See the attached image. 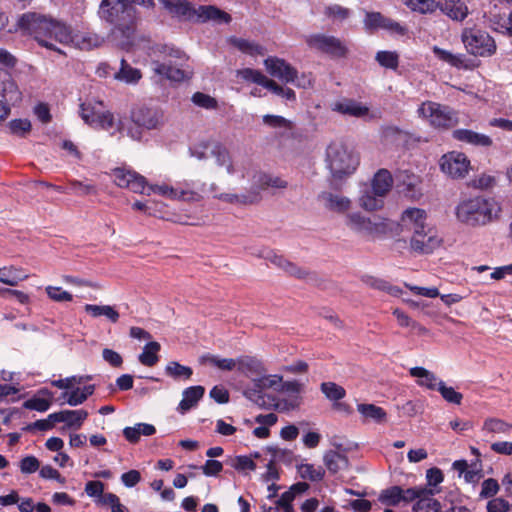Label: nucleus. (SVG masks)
<instances>
[{"instance_id": "obj_20", "label": "nucleus", "mask_w": 512, "mask_h": 512, "mask_svg": "<svg viewBox=\"0 0 512 512\" xmlns=\"http://www.w3.org/2000/svg\"><path fill=\"white\" fill-rule=\"evenodd\" d=\"M318 201L328 211L344 214L351 208V200L343 195L324 191L318 195Z\"/></svg>"}, {"instance_id": "obj_58", "label": "nucleus", "mask_w": 512, "mask_h": 512, "mask_svg": "<svg viewBox=\"0 0 512 512\" xmlns=\"http://www.w3.org/2000/svg\"><path fill=\"white\" fill-rule=\"evenodd\" d=\"M483 477L482 462L480 459H475L470 463V467L464 474V479L467 483L475 484Z\"/></svg>"}, {"instance_id": "obj_53", "label": "nucleus", "mask_w": 512, "mask_h": 512, "mask_svg": "<svg viewBox=\"0 0 512 512\" xmlns=\"http://www.w3.org/2000/svg\"><path fill=\"white\" fill-rule=\"evenodd\" d=\"M379 501L388 506H396L401 500V487L400 486H392L382 492L379 495Z\"/></svg>"}, {"instance_id": "obj_10", "label": "nucleus", "mask_w": 512, "mask_h": 512, "mask_svg": "<svg viewBox=\"0 0 512 512\" xmlns=\"http://www.w3.org/2000/svg\"><path fill=\"white\" fill-rule=\"evenodd\" d=\"M418 112L435 128L448 129L457 124L456 113L446 105L426 101L419 107Z\"/></svg>"}, {"instance_id": "obj_60", "label": "nucleus", "mask_w": 512, "mask_h": 512, "mask_svg": "<svg viewBox=\"0 0 512 512\" xmlns=\"http://www.w3.org/2000/svg\"><path fill=\"white\" fill-rule=\"evenodd\" d=\"M71 189L79 196L97 194V187L93 183L82 182L78 180H69Z\"/></svg>"}, {"instance_id": "obj_25", "label": "nucleus", "mask_w": 512, "mask_h": 512, "mask_svg": "<svg viewBox=\"0 0 512 512\" xmlns=\"http://www.w3.org/2000/svg\"><path fill=\"white\" fill-rule=\"evenodd\" d=\"M332 110L345 116L363 118L369 114V108L349 98H343L332 105Z\"/></svg>"}, {"instance_id": "obj_17", "label": "nucleus", "mask_w": 512, "mask_h": 512, "mask_svg": "<svg viewBox=\"0 0 512 512\" xmlns=\"http://www.w3.org/2000/svg\"><path fill=\"white\" fill-rule=\"evenodd\" d=\"M264 65L271 76L276 77L285 83H294L297 78V70L284 59L268 57L265 59Z\"/></svg>"}, {"instance_id": "obj_39", "label": "nucleus", "mask_w": 512, "mask_h": 512, "mask_svg": "<svg viewBox=\"0 0 512 512\" xmlns=\"http://www.w3.org/2000/svg\"><path fill=\"white\" fill-rule=\"evenodd\" d=\"M412 11L420 14H433L440 7V0H402Z\"/></svg>"}, {"instance_id": "obj_28", "label": "nucleus", "mask_w": 512, "mask_h": 512, "mask_svg": "<svg viewBox=\"0 0 512 512\" xmlns=\"http://www.w3.org/2000/svg\"><path fill=\"white\" fill-rule=\"evenodd\" d=\"M452 136L457 141L477 147H490L493 144L490 136L469 129H456Z\"/></svg>"}, {"instance_id": "obj_8", "label": "nucleus", "mask_w": 512, "mask_h": 512, "mask_svg": "<svg viewBox=\"0 0 512 512\" xmlns=\"http://www.w3.org/2000/svg\"><path fill=\"white\" fill-rule=\"evenodd\" d=\"M467 52L474 56L489 57L496 52L495 40L486 32L476 28H465L461 34Z\"/></svg>"}, {"instance_id": "obj_47", "label": "nucleus", "mask_w": 512, "mask_h": 512, "mask_svg": "<svg viewBox=\"0 0 512 512\" xmlns=\"http://www.w3.org/2000/svg\"><path fill=\"white\" fill-rule=\"evenodd\" d=\"M357 410L363 417L376 422H382L386 418L384 409L374 404H358Z\"/></svg>"}, {"instance_id": "obj_42", "label": "nucleus", "mask_w": 512, "mask_h": 512, "mask_svg": "<svg viewBox=\"0 0 512 512\" xmlns=\"http://www.w3.org/2000/svg\"><path fill=\"white\" fill-rule=\"evenodd\" d=\"M154 71L161 75L165 76L167 79L173 81H182L185 79V72L179 68L172 66L171 64L154 62Z\"/></svg>"}, {"instance_id": "obj_37", "label": "nucleus", "mask_w": 512, "mask_h": 512, "mask_svg": "<svg viewBox=\"0 0 512 512\" xmlns=\"http://www.w3.org/2000/svg\"><path fill=\"white\" fill-rule=\"evenodd\" d=\"M433 53L442 61L450 64L453 67H456L458 69L464 68L468 69L470 68V65L468 64V60L463 54H452L451 52L441 49L438 46L433 47Z\"/></svg>"}, {"instance_id": "obj_43", "label": "nucleus", "mask_w": 512, "mask_h": 512, "mask_svg": "<svg viewBox=\"0 0 512 512\" xmlns=\"http://www.w3.org/2000/svg\"><path fill=\"white\" fill-rule=\"evenodd\" d=\"M211 155L215 158L216 164L218 166H225L226 167V170H227L228 174H234L235 173V168H234L233 163L231 161V157H230L229 151L225 147H223V146H221L219 144H216L211 149Z\"/></svg>"}, {"instance_id": "obj_3", "label": "nucleus", "mask_w": 512, "mask_h": 512, "mask_svg": "<svg viewBox=\"0 0 512 512\" xmlns=\"http://www.w3.org/2000/svg\"><path fill=\"white\" fill-rule=\"evenodd\" d=\"M132 0H102L99 15L102 19L114 26L116 30L129 38L137 26V12Z\"/></svg>"}, {"instance_id": "obj_45", "label": "nucleus", "mask_w": 512, "mask_h": 512, "mask_svg": "<svg viewBox=\"0 0 512 512\" xmlns=\"http://www.w3.org/2000/svg\"><path fill=\"white\" fill-rule=\"evenodd\" d=\"M297 472L302 479H307L312 482L323 480L325 470L321 467H315L313 464H300L297 466Z\"/></svg>"}, {"instance_id": "obj_41", "label": "nucleus", "mask_w": 512, "mask_h": 512, "mask_svg": "<svg viewBox=\"0 0 512 512\" xmlns=\"http://www.w3.org/2000/svg\"><path fill=\"white\" fill-rule=\"evenodd\" d=\"M160 344L156 341H152L147 343L142 353L138 356V360L142 365H145L147 367L154 366L158 360V352L160 351Z\"/></svg>"}, {"instance_id": "obj_34", "label": "nucleus", "mask_w": 512, "mask_h": 512, "mask_svg": "<svg viewBox=\"0 0 512 512\" xmlns=\"http://www.w3.org/2000/svg\"><path fill=\"white\" fill-rule=\"evenodd\" d=\"M205 389L203 386H191L183 391V399L179 403V410L186 412L194 407L203 397Z\"/></svg>"}, {"instance_id": "obj_1", "label": "nucleus", "mask_w": 512, "mask_h": 512, "mask_svg": "<svg viewBox=\"0 0 512 512\" xmlns=\"http://www.w3.org/2000/svg\"><path fill=\"white\" fill-rule=\"evenodd\" d=\"M16 30L33 37L40 46L62 53L51 42H65L69 39L68 26L56 19L37 12H26L19 16Z\"/></svg>"}, {"instance_id": "obj_57", "label": "nucleus", "mask_w": 512, "mask_h": 512, "mask_svg": "<svg viewBox=\"0 0 512 512\" xmlns=\"http://www.w3.org/2000/svg\"><path fill=\"white\" fill-rule=\"evenodd\" d=\"M437 390L440 392L441 396L449 403H453L456 405L461 404L463 399V395L457 391L453 387H448L443 381L438 382Z\"/></svg>"}, {"instance_id": "obj_46", "label": "nucleus", "mask_w": 512, "mask_h": 512, "mask_svg": "<svg viewBox=\"0 0 512 512\" xmlns=\"http://www.w3.org/2000/svg\"><path fill=\"white\" fill-rule=\"evenodd\" d=\"M165 373L167 376L172 377L173 379H185L188 380L193 374V371L190 367L184 366L177 361H171L165 367Z\"/></svg>"}, {"instance_id": "obj_15", "label": "nucleus", "mask_w": 512, "mask_h": 512, "mask_svg": "<svg viewBox=\"0 0 512 512\" xmlns=\"http://www.w3.org/2000/svg\"><path fill=\"white\" fill-rule=\"evenodd\" d=\"M469 160L463 153L450 152L441 157V170L452 178H462L469 168Z\"/></svg>"}, {"instance_id": "obj_26", "label": "nucleus", "mask_w": 512, "mask_h": 512, "mask_svg": "<svg viewBox=\"0 0 512 512\" xmlns=\"http://www.w3.org/2000/svg\"><path fill=\"white\" fill-rule=\"evenodd\" d=\"M0 96L8 104L16 105L22 101V93L8 73L0 75Z\"/></svg>"}, {"instance_id": "obj_40", "label": "nucleus", "mask_w": 512, "mask_h": 512, "mask_svg": "<svg viewBox=\"0 0 512 512\" xmlns=\"http://www.w3.org/2000/svg\"><path fill=\"white\" fill-rule=\"evenodd\" d=\"M27 278V274L14 266L0 268V282L8 286H16Z\"/></svg>"}, {"instance_id": "obj_62", "label": "nucleus", "mask_w": 512, "mask_h": 512, "mask_svg": "<svg viewBox=\"0 0 512 512\" xmlns=\"http://www.w3.org/2000/svg\"><path fill=\"white\" fill-rule=\"evenodd\" d=\"M48 297L55 302H70L73 295L58 286H47L45 289Z\"/></svg>"}, {"instance_id": "obj_32", "label": "nucleus", "mask_w": 512, "mask_h": 512, "mask_svg": "<svg viewBox=\"0 0 512 512\" xmlns=\"http://www.w3.org/2000/svg\"><path fill=\"white\" fill-rule=\"evenodd\" d=\"M236 368L247 377L259 376L265 371L262 362L252 356L237 358Z\"/></svg>"}, {"instance_id": "obj_6", "label": "nucleus", "mask_w": 512, "mask_h": 512, "mask_svg": "<svg viewBox=\"0 0 512 512\" xmlns=\"http://www.w3.org/2000/svg\"><path fill=\"white\" fill-rule=\"evenodd\" d=\"M80 116L89 126L96 129L109 131L116 127V131L121 132L122 123H115L114 115L105 110L104 103L98 100L84 102L80 105Z\"/></svg>"}, {"instance_id": "obj_11", "label": "nucleus", "mask_w": 512, "mask_h": 512, "mask_svg": "<svg viewBox=\"0 0 512 512\" xmlns=\"http://www.w3.org/2000/svg\"><path fill=\"white\" fill-rule=\"evenodd\" d=\"M130 118L134 125L146 130L160 129L165 123L164 111L159 107H135L131 110Z\"/></svg>"}, {"instance_id": "obj_49", "label": "nucleus", "mask_w": 512, "mask_h": 512, "mask_svg": "<svg viewBox=\"0 0 512 512\" xmlns=\"http://www.w3.org/2000/svg\"><path fill=\"white\" fill-rule=\"evenodd\" d=\"M431 494L423 495L413 506V512H441V504L431 498Z\"/></svg>"}, {"instance_id": "obj_24", "label": "nucleus", "mask_w": 512, "mask_h": 512, "mask_svg": "<svg viewBox=\"0 0 512 512\" xmlns=\"http://www.w3.org/2000/svg\"><path fill=\"white\" fill-rule=\"evenodd\" d=\"M88 412L84 409L79 410H62L49 415V420L54 423L64 422L67 427L78 429L87 419Z\"/></svg>"}, {"instance_id": "obj_4", "label": "nucleus", "mask_w": 512, "mask_h": 512, "mask_svg": "<svg viewBox=\"0 0 512 512\" xmlns=\"http://www.w3.org/2000/svg\"><path fill=\"white\" fill-rule=\"evenodd\" d=\"M326 162L332 176L342 178L356 170L359 159L343 143L333 142L327 147Z\"/></svg>"}, {"instance_id": "obj_54", "label": "nucleus", "mask_w": 512, "mask_h": 512, "mask_svg": "<svg viewBox=\"0 0 512 512\" xmlns=\"http://www.w3.org/2000/svg\"><path fill=\"white\" fill-rule=\"evenodd\" d=\"M202 360L224 371H232L237 365V359L219 358L218 356L210 354L203 356Z\"/></svg>"}, {"instance_id": "obj_56", "label": "nucleus", "mask_w": 512, "mask_h": 512, "mask_svg": "<svg viewBox=\"0 0 512 512\" xmlns=\"http://www.w3.org/2000/svg\"><path fill=\"white\" fill-rule=\"evenodd\" d=\"M375 59L382 67L388 69H396L399 64L398 54L392 51H379Z\"/></svg>"}, {"instance_id": "obj_19", "label": "nucleus", "mask_w": 512, "mask_h": 512, "mask_svg": "<svg viewBox=\"0 0 512 512\" xmlns=\"http://www.w3.org/2000/svg\"><path fill=\"white\" fill-rule=\"evenodd\" d=\"M257 256L269 261L271 264L282 269L291 276L301 279L307 275L306 271L298 267L296 264L285 259L282 255L277 254L275 251L262 249L259 251Z\"/></svg>"}, {"instance_id": "obj_51", "label": "nucleus", "mask_w": 512, "mask_h": 512, "mask_svg": "<svg viewBox=\"0 0 512 512\" xmlns=\"http://www.w3.org/2000/svg\"><path fill=\"white\" fill-rule=\"evenodd\" d=\"M321 392L331 401H338L345 397V389L334 382H323L320 385Z\"/></svg>"}, {"instance_id": "obj_9", "label": "nucleus", "mask_w": 512, "mask_h": 512, "mask_svg": "<svg viewBox=\"0 0 512 512\" xmlns=\"http://www.w3.org/2000/svg\"><path fill=\"white\" fill-rule=\"evenodd\" d=\"M281 385V376L267 375L253 379V385L244 390V396L259 407H268L272 404L273 396L266 394V389H273L278 392Z\"/></svg>"}, {"instance_id": "obj_18", "label": "nucleus", "mask_w": 512, "mask_h": 512, "mask_svg": "<svg viewBox=\"0 0 512 512\" xmlns=\"http://www.w3.org/2000/svg\"><path fill=\"white\" fill-rule=\"evenodd\" d=\"M151 193L161 195L171 200H181L188 202H197L201 199L199 193H193L191 191H182L176 189V186H169L167 184L161 185H148L146 186L145 193L150 195Z\"/></svg>"}, {"instance_id": "obj_21", "label": "nucleus", "mask_w": 512, "mask_h": 512, "mask_svg": "<svg viewBox=\"0 0 512 512\" xmlns=\"http://www.w3.org/2000/svg\"><path fill=\"white\" fill-rule=\"evenodd\" d=\"M288 187V182L279 176L259 172L253 176V185L251 190H256L261 195V191L268 189L284 190Z\"/></svg>"}, {"instance_id": "obj_5", "label": "nucleus", "mask_w": 512, "mask_h": 512, "mask_svg": "<svg viewBox=\"0 0 512 512\" xmlns=\"http://www.w3.org/2000/svg\"><path fill=\"white\" fill-rule=\"evenodd\" d=\"M345 225L354 233L369 240L382 237L389 231L388 223L379 216L365 217L359 212L346 214Z\"/></svg>"}, {"instance_id": "obj_55", "label": "nucleus", "mask_w": 512, "mask_h": 512, "mask_svg": "<svg viewBox=\"0 0 512 512\" xmlns=\"http://www.w3.org/2000/svg\"><path fill=\"white\" fill-rule=\"evenodd\" d=\"M262 120L265 125L271 128L285 129L288 131L294 128L293 122L283 116L266 114L263 116Z\"/></svg>"}, {"instance_id": "obj_27", "label": "nucleus", "mask_w": 512, "mask_h": 512, "mask_svg": "<svg viewBox=\"0 0 512 512\" xmlns=\"http://www.w3.org/2000/svg\"><path fill=\"white\" fill-rule=\"evenodd\" d=\"M337 449L341 445H336ZM323 462L330 474L335 475L345 471L349 467V460L345 453L340 450H328L323 455Z\"/></svg>"}, {"instance_id": "obj_23", "label": "nucleus", "mask_w": 512, "mask_h": 512, "mask_svg": "<svg viewBox=\"0 0 512 512\" xmlns=\"http://www.w3.org/2000/svg\"><path fill=\"white\" fill-rule=\"evenodd\" d=\"M68 34L69 39L65 42H61L62 44H72L76 48L80 50H91L93 48L99 47L102 42L103 38L98 36L95 33H89V32H81V33H72L71 28L68 26Z\"/></svg>"}, {"instance_id": "obj_22", "label": "nucleus", "mask_w": 512, "mask_h": 512, "mask_svg": "<svg viewBox=\"0 0 512 512\" xmlns=\"http://www.w3.org/2000/svg\"><path fill=\"white\" fill-rule=\"evenodd\" d=\"M400 220L402 226L408 230H412L413 233L416 231H424V228L428 227L426 224L427 213L420 208H407L402 212Z\"/></svg>"}, {"instance_id": "obj_38", "label": "nucleus", "mask_w": 512, "mask_h": 512, "mask_svg": "<svg viewBox=\"0 0 512 512\" xmlns=\"http://www.w3.org/2000/svg\"><path fill=\"white\" fill-rule=\"evenodd\" d=\"M410 375L418 378V384L420 386H425L430 390H436L438 387L439 381L436 375L423 367L411 368Z\"/></svg>"}, {"instance_id": "obj_14", "label": "nucleus", "mask_w": 512, "mask_h": 512, "mask_svg": "<svg viewBox=\"0 0 512 512\" xmlns=\"http://www.w3.org/2000/svg\"><path fill=\"white\" fill-rule=\"evenodd\" d=\"M114 183L120 188H126L134 193H145L147 180L133 170L116 168L113 170Z\"/></svg>"}, {"instance_id": "obj_7", "label": "nucleus", "mask_w": 512, "mask_h": 512, "mask_svg": "<svg viewBox=\"0 0 512 512\" xmlns=\"http://www.w3.org/2000/svg\"><path fill=\"white\" fill-rule=\"evenodd\" d=\"M393 178L387 169H380L372 180L371 190H367L360 198V205L368 211H373L383 206V197L391 190Z\"/></svg>"}, {"instance_id": "obj_35", "label": "nucleus", "mask_w": 512, "mask_h": 512, "mask_svg": "<svg viewBox=\"0 0 512 512\" xmlns=\"http://www.w3.org/2000/svg\"><path fill=\"white\" fill-rule=\"evenodd\" d=\"M156 428L152 424L148 423H137L133 427H125L123 429V435L130 443H137L140 436H151L155 434Z\"/></svg>"}, {"instance_id": "obj_16", "label": "nucleus", "mask_w": 512, "mask_h": 512, "mask_svg": "<svg viewBox=\"0 0 512 512\" xmlns=\"http://www.w3.org/2000/svg\"><path fill=\"white\" fill-rule=\"evenodd\" d=\"M440 244L441 240L431 227L424 228V231L414 232L410 240L411 249L419 254H430Z\"/></svg>"}, {"instance_id": "obj_52", "label": "nucleus", "mask_w": 512, "mask_h": 512, "mask_svg": "<svg viewBox=\"0 0 512 512\" xmlns=\"http://www.w3.org/2000/svg\"><path fill=\"white\" fill-rule=\"evenodd\" d=\"M511 428V424L498 418H488L483 425V430L494 434H508Z\"/></svg>"}, {"instance_id": "obj_61", "label": "nucleus", "mask_w": 512, "mask_h": 512, "mask_svg": "<svg viewBox=\"0 0 512 512\" xmlns=\"http://www.w3.org/2000/svg\"><path fill=\"white\" fill-rule=\"evenodd\" d=\"M425 494H434V491L432 489H426L421 487H414V488H408V489H402L401 488V500L403 502L409 503L412 502L415 499H420Z\"/></svg>"}, {"instance_id": "obj_59", "label": "nucleus", "mask_w": 512, "mask_h": 512, "mask_svg": "<svg viewBox=\"0 0 512 512\" xmlns=\"http://www.w3.org/2000/svg\"><path fill=\"white\" fill-rule=\"evenodd\" d=\"M12 134L25 137L31 131V122L28 119H13L8 124Z\"/></svg>"}, {"instance_id": "obj_50", "label": "nucleus", "mask_w": 512, "mask_h": 512, "mask_svg": "<svg viewBox=\"0 0 512 512\" xmlns=\"http://www.w3.org/2000/svg\"><path fill=\"white\" fill-rule=\"evenodd\" d=\"M301 402V398L299 396H293L289 399H276L275 397L272 398V404H270L268 407H265L266 409L274 408L277 411L280 412H288L291 410H294L299 407Z\"/></svg>"}, {"instance_id": "obj_13", "label": "nucleus", "mask_w": 512, "mask_h": 512, "mask_svg": "<svg viewBox=\"0 0 512 512\" xmlns=\"http://www.w3.org/2000/svg\"><path fill=\"white\" fill-rule=\"evenodd\" d=\"M364 28L368 32H373L377 29L386 30L392 34L405 35L407 33L406 27L400 23L392 20L381 14L380 12H366L363 20Z\"/></svg>"}, {"instance_id": "obj_64", "label": "nucleus", "mask_w": 512, "mask_h": 512, "mask_svg": "<svg viewBox=\"0 0 512 512\" xmlns=\"http://www.w3.org/2000/svg\"><path fill=\"white\" fill-rule=\"evenodd\" d=\"M487 512H508L512 505L503 498H493L487 503Z\"/></svg>"}, {"instance_id": "obj_12", "label": "nucleus", "mask_w": 512, "mask_h": 512, "mask_svg": "<svg viewBox=\"0 0 512 512\" xmlns=\"http://www.w3.org/2000/svg\"><path fill=\"white\" fill-rule=\"evenodd\" d=\"M309 47L333 58H344L348 54V47L339 38L325 34H313L307 37Z\"/></svg>"}, {"instance_id": "obj_48", "label": "nucleus", "mask_w": 512, "mask_h": 512, "mask_svg": "<svg viewBox=\"0 0 512 512\" xmlns=\"http://www.w3.org/2000/svg\"><path fill=\"white\" fill-rule=\"evenodd\" d=\"M230 42L238 50L249 55H262L264 53V48L261 45L246 39L234 37L231 38Z\"/></svg>"}, {"instance_id": "obj_63", "label": "nucleus", "mask_w": 512, "mask_h": 512, "mask_svg": "<svg viewBox=\"0 0 512 512\" xmlns=\"http://www.w3.org/2000/svg\"><path fill=\"white\" fill-rule=\"evenodd\" d=\"M238 75L245 81L253 82L263 86L267 77L260 71L251 68H245L238 71Z\"/></svg>"}, {"instance_id": "obj_30", "label": "nucleus", "mask_w": 512, "mask_h": 512, "mask_svg": "<svg viewBox=\"0 0 512 512\" xmlns=\"http://www.w3.org/2000/svg\"><path fill=\"white\" fill-rule=\"evenodd\" d=\"M439 10L455 21H463L469 13L467 5L461 0H440Z\"/></svg>"}, {"instance_id": "obj_44", "label": "nucleus", "mask_w": 512, "mask_h": 512, "mask_svg": "<svg viewBox=\"0 0 512 512\" xmlns=\"http://www.w3.org/2000/svg\"><path fill=\"white\" fill-rule=\"evenodd\" d=\"M142 74L139 69L131 67L125 59H121V67L115 74V78L126 83H136Z\"/></svg>"}, {"instance_id": "obj_29", "label": "nucleus", "mask_w": 512, "mask_h": 512, "mask_svg": "<svg viewBox=\"0 0 512 512\" xmlns=\"http://www.w3.org/2000/svg\"><path fill=\"white\" fill-rule=\"evenodd\" d=\"M193 11V19L200 22H205L208 20H214L219 23H229L231 21V16L214 7V6H199L197 9L192 7Z\"/></svg>"}, {"instance_id": "obj_36", "label": "nucleus", "mask_w": 512, "mask_h": 512, "mask_svg": "<svg viewBox=\"0 0 512 512\" xmlns=\"http://www.w3.org/2000/svg\"><path fill=\"white\" fill-rule=\"evenodd\" d=\"M163 6L172 14L193 19L192 6L187 0H159Z\"/></svg>"}, {"instance_id": "obj_33", "label": "nucleus", "mask_w": 512, "mask_h": 512, "mask_svg": "<svg viewBox=\"0 0 512 512\" xmlns=\"http://www.w3.org/2000/svg\"><path fill=\"white\" fill-rule=\"evenodd\" d=\"M84 311L92 318H99L103 316L112 323H116L120 317L118 311L111 305L86 304L84 306Z\"/></svg>"}, {"instance_id": "obj_31", "label": "nucleus", "mask_w": 512, "mask_h": 512, "mask_svg": "<svg viewBox=\"0 0 512 512\" xmlns=\"http://www.w3.org/2000/svg\"><path fill=\"white\" fill-rule=\"evenodd\" d=\"M214 197L230 204L241 205L257 204L262 199V196L258 193V191L251 189L246 194L221 193L219 195H215Z\"/></svg>"}, {"instance_id": "obj_2", "label": "nucleus", "mask_w": 512, "mask_h": 512, "mask_svg": "<svg viewBox=\"0 0 512 512\" xmlns=\"http://www.w3.org/2000/svg\"><path fill=\"white\" fill-rule=\"evenodd\" d=\"M500 210L493 198L476 196L459 202L456 206V217L463 224L477 227L492 222Z\"/></svg>"}]
</instances>
